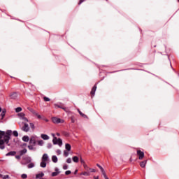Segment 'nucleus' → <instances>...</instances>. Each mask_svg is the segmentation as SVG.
I'll return each mask as SVG.
<instances>
[{
	"instance_id": "1",
	"label": "nucleus",
	"mask_w": 179,
	"mask_h": 179,
	"mask_svg": "<svg viewBox=\"0 0 179 179\" xmlns=\"http://www.w3.org/2000/svg\"><path fill=\"white\" fill-rule=\"evenodd\" d=\"M12 135V130H7L6 131L0 130V149L3 150L5 145L10 146L9 141H10V136Z\"/></svg>"
},
{
	"instance_id": "2",
	"label": "nucleus",
	"mask_w": 179,
	"mask_h": 179,
	"mask_svg": "<svg viewBox=\"0 0 179 179\" xmlns=\"http://www.w3.org/2000/svg\"><path fill=\"white\" fill-rule=\"evenodd\" d=\"M36 136H31L29 138V145H28V149L29 150H36Z\"/></svg>"
},
{
	"instance_id": "3",
	"label": "nucleus",
	"mask_w": 179,
	"mask_h": 179,
	"mask_svg": "<svg viewBox=\"0 0 179 179\" xmlns=\"http://www.w3.org/2000/svg\"><path fill=\"white\" fill-rule=\"evenodd\" d=\"M54 145H59V146H62V139L57 138V137H55L52 140Z\"/></svg>"
},
{
	"instance_id": "4",
	"label": "nucleus",
	"mask_w": 179,
	"mask_h": 179,
	"mask_svg": "<svg viewBox=\"0 0 179 179\" xmlns=\"http://www.w3.org/2000/svg\"><path fill=\"white\" fill-rule=\"evenodd\" d=\"M6 114V110L3 109L0 107V122H2V120L5 118V115Z\"/></svg>"
},
{
	"instance_id": "5",
	"label": "nucleus",
	"mask_w": 179,
	"mask_h": 179,
	"mask_svg": "<svg viewBox=\"0 0 179 179\" xmlns=\"http://www.w3.org/2000/svg\"><path fill=\"white\" fill-rule=\"evenodd\" d=\"M52 121L54 124H64V120L53 117Z\"/></svg>"
},
{
	"instance_id": "6",
	"label": "nucleus",
	"mask_w": 179,
	"mask_h": 179,
	"mask_svg": "<svg viewBox=\"0 0 179 179\" xmlns=\"http://www.w3.org/2000/svg\"><path fill=\"white\" fill-rule=\"evenodd\" d=\"M18 117L19 118H20L21 120H22V121H26L27 122H29V120L27 119V117H25V115L24 113H18Z\"/></svg>"
},
{
	"instance_id": "7",
	"label": "nucleus",
	"mask_w": 179,
	"mask_h": 179,
	"mask_svg": "<svg viewBox=\"0 0 179 179\" xmlns=\"http://www.w3.org/2000/svg\"><path fill=\"white\" fill-rule=\"evenodd\" d=\"M137 155L138 156L139 160H142L145 157V153L141 150H137Z\"/></svg>"
},
{
	"instance_id": "8",
	"label": "nucleus",
	"mask_w": 179,
	"mask_h": 179,
	"mask_svg": "<svg viewBox=\"0 0 179 179\" xmlns=\"http://www.w3.org/2000/svg\"><path fill=\"white\" fill-rule=\"evenodd\" d=\"M24 126L22 127V131H24V132H29L30 127H29V124L27 123H23Z\"/></svg>"
},
{
	"instance_id": "9",
	"label": "nucleus",
	"mask_w": 179,
	"mask_h": 179,
	"mask_svg": "<svg viewBox=\"0 0 179 179\" xmlns=\"http://www.w3.org/2000/svg\"><path fill=\"white\" fill-rule=\"evenodd\" d=\"M55 172L52 173V177H57L58 174L61 173V171H59V169L58 168H55Z\"/></svg>"
},
{
	"instance_id": "10",
	"label": "nucleus",
	"mask_w": 179,
	"mask_h": 179,
	"mask_svg": "<svg viewBox=\"0 0 179 179\" xmlns=\"http://www.w3.org/2000/svg\"><path fill=\"white\" fill-rule=\"evenodd\" d=\"M23 160L26 162V164H29V163H31V157H24Z\"/></svg>"
},
{
	"instance_id": "11",
	"label": "nucleus",
	"mask_w": 179,
	"mask_h": 179,
	"mask_svg": "<svg viewBox=\"0 0 179 179\" xmlns=\"http://www.w3.org/2000/svg\"><path fill=\"white\" fill-rule=\"evenodd\" d=\"M42 162H48V160H50V158L48 157V155L47 154H43V157H42Z\"/></svg>"
},
{
	"instance_id": "12",
	"label": "nucleus",
	"mask_w": 179,
	"mask_h": 179,
	"mask_svg": "<svg viewBox=\"0 0 179 179\" xmlns=\"http://www.w3.org/2000/svg\"><path fill=\"white\" fill-rule=\"evenodd\" d=\"M41 138H42V139L44 141H48V139H50V136H48L47 134H41Z\"/></svg>"
},
{
	"instance_id": "13",
	"label": "nucleus",
	"mask_w": 179,
	"mask_h": 179,
	"mask_svg": "<svg viewBox=\"0 0 179 179\" xmlns=\"http://www.w3.org/2000/svg\"><path fill=\"white\" fill-rule=\"evenodd\" d=\"M96 89H97V86H96V85H94V86L92 87V90H91V94H92V96H94V94H95V93H96Z\"/></svg>"
},
{
	"instance_id": "14",
	"label": "nucleus",
	"mask_w": 179,
	"mask_h": 179,
	"mask_svg": "<svg viewBox=\"0 0 179 179\" xmlns=\"http://www.w3.org/2000/svg\"><path fill=\"white\" fill-rule=\"evenodd\" d=\"M10 99H13L15 100V99H17V93L13 92L10 95Z\"/></svg>"
},
{
	"instance_id": "15",
	"label": "nucleus",
	"mask_w": 179,
	"mask_h": 179,
	"mask_svg": "<svg viewBox=\"0 0 179 179\" xmlns=\"http://www.w3.org/2000/svg\"><path fill=\"white\" fill-rule=\"evenodd\" d=\"M27 153V149L24 148L20 151V156H23V155H26Z\"/></svg>"
},
{
	"instance_id": "16",
	"label": "nucleus",
	"mask_w": 179,
	"mask_h": 179,
	"mask_svg": "<svg viewBox=\"0 0 179 179\" xmlns=\"http://www.w3.org/2000/svg\"><path fill=\"white\" fill-rule=\"evenodd\" d=\"M41 167L45 169V167H47V162L45 161H41Z\"/></svg>"
},
{
	"instance_id": "17",
	"label": "nucleus",
	"mask_w": 179,
	"mask_h": 179,
	"mask_svg": "<svg viewBox=\"0 0 179 179\" xmlns=\"http://www.w3.org/2000/svg\"><path fill=\"white\" fill-rule=\"evenodd\" d=\"M52 162H53V163H58V157H57L55 155H53L52 157Z\"/></svg>"
},
{
	"instance_id": "18",
	"label": "nucleus",
	"mask_w": 179,
	"mask_h": 179,
	"mask_svg": "<svg viewBox=\"0 0 179 179\" xmlns=\"http://www.w3.org/2000/svg\"><path fill=\"white\" fill-rule=\"evenodd\" d=\"M65 149H66L68 152H71V146L70 145L69 143H66Z\"/></svg>"
},
{
	"instance_id": "19",
	"label": "nucleus",
	"mask_w": 179,
	"mask_h": 179,
	"mask_svg": "<svg viewBox=\"0 0 179 179\" xmlns=\"http://www.w3.org/2000/svg\"><path fill=\"white\" fill-rule=\"evenodd\" d=\"M146 163H148V161H146V160L141 162L140 163L141 167H142L143 169L145 168L146 166Z\"/></svg>"
},
{
	"instance_id": "20",
	"label": "nucleus",
	"mask_w": 179,
	"mask_h": 179,
	"mask_svg": "<svg viewBox=\"0 0 179 179\" xmlns=\"http://www.w3.org/2000/svg\"><path fill=\"white\" fill-rule=\"evenodd\" d=\"M78 112L79 113L80 115H81V117H83V118H87V115L82 113L80 110L78 109Z\"/></svg>"
},
{
	"instance_id": "21",
	"label": "nucleus",
	"mask_w": 179,
	"mask_h": 179,
	"mask_svg": "<svg viewBox=\"0 0 179 179\" xmlns=\"http://www.w3.org/2000/svg\"><path fill=\"white\" fill-rule=\"evenodd\" d=\"M15 155H16V152L15 151H10L9 152H8L6 156H15Z\"/></svg>"
},
{
	"instance_id": "22",
	"label": "nucleus",
	"mask_w": 179,
	"mask_h": 179,
	"mask_svg": "<svg viewBox=\"0 0 179 179\" xmlns=\"http://www.w3.org/2000/svg\"><path fill=\"white\" fill-rule=\"evenodd\" d=\"M22 141L24 142H29V141H30V138L28 137V136H24L22 137Z\"/></svg>"
},
{
	"instance_id": "23",
	"label": "nucleus",
	"mask_w": 179,
	"mask_h": 179,
	"mask_svg": "<svg viewBox=\"0 0 179 179\" xmlns=\"http://www.w3.org/2000/svg\"><path fill=\"white\" fill-rule=\"evenodd\" d=\"M73 162H74V163H79V157L74 156L73 157Z\"/></svg>"
},
{
	"instance_id": "24",
	"label": "nucleus",
	"mask_w": 179,
	"mask_h": 179,
	"mask_svg": "<svg viewBox=\"0 0 179 179\" xmlns=\"http://www.w3.org/2000/svg\"><path fill=\"white\" fill-rule=\"evenodd\" d=\"M80 176H90V172L85 171L80 173Z\"/></svg>"
},
{
	"instance_id": "25",
	"label": "nucleus",
	"mask_w": 179,
	"mask_h": 179,
	"mask_svg": "<svg viewBox=\"0 0 179 179\" xmlns=\"http://www.w3.org/2000/svg\"><path fill=\"white\" fill-rule=\"evenodd\" d=\"M0 178L8 179V178H9V175H2V174H0Z\"/></svg>"
},
{
	"instance_id": "26",
	"label": "nucleus",
	"mask_w": 179,
	"mask_h": 179,
	"mask_svg": "<svg viewBox=\"0 0 179 179\" xmlns=\"http://www.w3.org/2000/svg\"><path fill=\"white\" fill-rule=\"evenodd\" d=\"M13 136H15V138H17V136H19V133L17 132V131L15 130L13 131Z\"/></svg>"
},
{
	"instance_id": "27",
	"label": "nucleus",
	"mask_w": 179,
	"mask_h": 179,
	"mask_svg": "<svg viewBox=\"0 0 179 179\" xmlns=\"http://www.w3.org/2000/svg\"><path fill=\"white\" fill-rule=\"evenodd\" d=\"M34 163L30 162L29 164L27 165L28 169H33L34 167Z\"/></svg>"
},
{
	"instance_id": "28",
	"label": "nucleus",
	"mask_w": 179,
	"mask_h": 179,
	"mask_svg": "<svg viewBox=\"0 0 179 179\" xmlns=\"http://www.w3.org/2000/svg\"><path fill=\"white\" fill-rule=\"evenodd\" d=\"M38 145L39 146H43V145H44V141L43 140L38 141Z\"/></svg>"
},
{
	"instance_id": "29",
	"label": "nucleus",
	"mask_w": 179,
	"mask_h": 179,
	"mask_svg": "<svg viewBox=\"0 0 179 179\" xmlns=\"http://www.w3.org/2000/svg\"><path fill=\"white\" fill-rule=\"evenodd\" d=\"M64 156L65 157H68V156H69V152H68V151H66V150H64Z\"/></svg>"
},
{
	"instance_id": "30",
	"label": "nucleus",
	"mask_w": 179,
	"mask_h": 179,
	"mask_svg": "<svg viewBox=\"0 0 179 179\" xmlns=\"http://www.w3.org/2000/svg\"><path fill=\"white\" fill-rule=\"evenodd\" d=\"M44 101H51V99L47 96L43 97Z\"/></svg>"
},
{
	"instance_id": "31",
	"label": "nucleus",
	"mask_w": 179,
	"mask_h": 179,
	"mask_svg": "<svg viewBox=\"0 0 179 179\" xmlns=\"http://www.w3.org/2000/svg\"><path fill=\"white\" fill-rule=\"evenodd\" d=\"M80 162L81 164H83V165L86 164V163L85 162V160H83L82 157H80Z\"/></svg>"
},
{
	"instance_id": "32",
	"label": "nucleus",
	"mask_w": 179,
	"mask_h": 179,
	"mask_svg": "<svg viewBox=\"0 0 179 179\" xmlns=\"http://www.w3.org/2000/svg\"><path fill=\"white\" fill-rule=\"evenodd\" d=\"M21 178H22V179L27 178V174H26V173L22 174L21 175Z\"/></svg>"
},
{
	"instance_id": "33",
	"label": "nucleus",
	"mask_w": 179,
	"mask_h": 179,
	"mask_svg": "<svg viewBox=\"0 0 179 179\" xmlns=\"http://www.w3.org/2000/svg\"><path fill=\"white\" fill-rule=\"evenodd\" d=\"M20 111H22V108L17 107L15 108V112L20 113Z\"/></svg>"
},
{
	"instance_id": "34",
	"label": "nucleus",
	"mask_w": 179,
	"mask_h": 179,
	"mask_svg": "<svg viewBox=\"0 0 179 179\" xmlns=\"http://www.w3.org/2000/svg\"><path fill=\"white\" fill-rule=\"evenodd\" d=\"M96 166H97V167H99V169H100L101 171H104V169H103V168H102V166H101L100 164H96Z\"/></svg>"
},
{
	"instance_id": "35",
	"label": "nucleus",
	"mask_w": 179,
	"mask_h": 179,
	"mask_svg": "<svg viewBox=\"0 0 179 179\" xmlns=\"http://www.w3.org/2000/svg\"><path fill=\"white\" fill-rule=\"evenodd\" d=\"M47 148L48 149H51V148H52V144H51L50 143H48Z\"/></svg>"
},
{
	"instance_id": "36",
	"label": "nucleus",
	"mask_w": 179,
	"mask_h": 179,
	"mask_svg": "<svg viewBox=\"0 0 179 179\" xmlns=\"http://www.w3.org/2000/svg\"><path fill=\"white\" fill-rule=\"evenodd\" d=\"M101 173H102V175L103 176L104 178L106 177H107V175L106 174V171H104V169H103V171H101Z\"/></svg>"
},
{
	"instance_id": "37",
	"label": "nucleus",
	"mask_w": 179,
	"mask_h": 179,
	"mask_svg": "<svg viewBox=\"0 0 179 179\" xmlns=\"http://www.w3.org/2000/svg\"><path fill=\"white\" fill-rule=\"evenodd\" d=\"M66 163H69V164L72 163V159L68 158V159H66Z\"/></svg>"
},
{
	"instance_id": "38",
	"label": "nucleus",
	"mask_w": 179,
	"mask_h": 179,
	"mask_svg": "<svg viewBox=\"0 0 179 179\" xmlns=\"http://www.w3.org/2000/svg\"><path fill=\"white\" fill-rule=\"evenodd\" d=\"M63 169H64V170H68V165L64 164V165L63 166Z\"/></svg>"
},
{
	"instance_id": "39",
	"label": "nucleus",
	"mask_w": 179,
	"mask_h": 179,
	"mask_svg": "<svg viewBox=\"0 0 179 179\" xmlns=\"http://www.w3.org/2000/svg\"><path fill=\"white\" fill-rule=\"evenodd\" d=\"M89 170L90 171V173H96L95 169H93L92 168H90Z\"/></svg>"
},
{
	"instance_id": "40",
	"label": "nucleus",
	"mask_w": 179,
	"mask_h": 179,
	"mask_svg": "<svg viewBox=\"0 0 179 179\" xmlns=\"http://www.w3.org/2000/svg\"><path fill=\"white\" fill-rule=\"evenodd\" d=\"M71 120L73 124L75 123V117H73V116H71Z\"/></svg>"
},
{
	"instance_id": "41",
	"label": "nucleus",
	"mask_w": 179,
	"mask_h": 179,
	"mask_svg": "<svg viewBox=\"0 0 179 179\" xmlns=\"http://www.w3.org/2000/svg\"><path fill=\"white\" fill-rule=\"evenodd\" d=\"M29 125H30V127L32 129H34L35 127H34V124L33 123H30Z\"/></svg>"
},
{
	"instance_id": "42",
	"label": "nucleus",
	"mask_w": 179,
	"mask_h": 179,
	"mask_svg": "<svg viewBox=\"0 0 179 179\" xmlns=\"http://www.w3.org/2000/svg\"><path fill=\"white\" fill-rule=\"evenodd\" d=\"M83 166H84L85 170H87L89 169V166H87V165H86V164H84Z\"/></svg>"
},
{
	"instance_id": "43",
	"label": "nucleus",
	"mask_w": 179,
	"mask_h": 179,
	"mask_svg": "<svg viewBox=\"0 0 179 179\" xmlns=\"http://www.w3.org/2000/svg\"><path fill=\"white\" fill-rule=\"evenodd\" d=\"M71 171H66V172H65V174H66V176H69V174H71Z\"/></svg>"
},
{
	"instance_id": "44",
	"label": "nucleus",
	"mask_w": 179,
	"mask_h": 179,
	"mask_svg": "<svg viewBox=\"0 0 179 179\" xmlns=\"http://www.w3.org/2000/svg\"><path fill=\"white\" fill-rule=\"evenodd\" d=\"M56 153L58 155H61V150H57Z\"/></svg>"
},
{
	"instance_id": "45",
	"label": "nucleus",
	"mask_w": 179,
	"mask_h": 179,
	"mask_svg": "<svg viewBox=\"0 0 179 179\" xmlns=\"http://www.w3.org/2000/svg\"><path fill=\"white\" fill-rule=\"evenodd\" d=\"M36 117H37V118H38V120H41V115H40L38 113V115H36Z\"/></svg>"
},
{
	"instance_id": "46",
	"label": "nucleus",
	"mask_w": 179,
	"mask_h": 179,
	"mask_svg": "<svg viewBox=\"0 0 179 179\" xmlns=\"http://www.w3.org/2000/svg\"><path fill=\"white\" fill-rule=\"evenodd\" d=\"M32 114H34V115L36 116V115H38V113H36V110H34Z\"/></svg>"
},
{
	"instance_id": "47",
	"label": "nucleus",
	"mask_w": 179,
	"mask_h": 179,
	"mask_svg": "<svg viewBox=\"0 0 179 179\" xmlns=\"http://www.w3.org/2000/svg\"><path fill=\"white\" fill-rule=\"evenodd\" d=\"M62 109L64 110V111H66V113H67V111H68V108H66L65 107L62 108Z\"/></svg>"
},
{
	"instance_id": "48",
	"label": "nucleus",
	"mask_w": 179,
	"mask_h": 179,
	"mask_svg": "<svg viewBox=\"0 0 179 179\" xmlns=\"http://www.w3.org/2000/svg\"><path fill=\"white\" fill-rule=\"evenodd\" d=\"M15 159H17V160H20V155H16Z\"/></svg>"
},
{
	"instance_id": "49",
	"label": "nucleus",
	"mask_w": 179,
	"mask_h": 179,
	"mask_svg": "<svg viewBox=\"0 0 179 179\" xmlns=\"http://www.w3.org/2000/svg\"><path fill=\"white\" fill-rule=\"evenodd\" d=\"M83 2H84V0H80L78 5H81Z\"/></svg>"
},
{
	"instance_id": "50",
	"label": "nucleus",
	"mask_w": 179,
	"mask_h": 179,
	"mask_svg": "<svg viewBox=\"0 0 179 179\" xmlns=\"http://www.w3.org/2000/svg\"><path fill=\"white\" fill-rule=\"evenodd\" d=\"M29 111H31V113H33L34 111V110L32 108H29Z\"/></svg>"
},
{
	"instance_id": "51",
	"label": "nucleus",
	"mask_w": 179,
	"mask_h": 179,
	"mask_svg": "<svg viewBox=\"0 0 179 179\" xmlns=\"http://www.w3.org/2000/svg\"><path fill=\"white\" fill-rule=\"evenodd\" d=\"M74 174H75V175L78 174V169H76V170L74 171Z\"/></svg>"
},
{
	"instance_id": "52",
	"label": "nucleus",
	"mask_w": 179,
	"mask_h": 179,
	"mask_svg": "<svg viewBox=\"0 0 179 179\" xmlns=\"http://www.w3.org/2000/svg\"><path fill=\"white\" fill-rule=\"evenodd\" d=\"M55 107H57V108H63L62 106H55Z\"/></svg>"
},
{
	"instance_id": "53",
	"label": "nucleus",
	"mask_w": 179,
	"mask_h": 179,
	"mask_svg": "<svg viewBox=\"0 0 179 179\" xmlns=\"http://www.w3.org/2000/svg\"><path fill=\"white\" fill-rule=\"evenodd\" d=\"M52 136L53 137V139H54V138H55V134H52Z\"/></svg>"
},
{
	"instance_id": "54",
	"label": "nucleus",
	"mask_w": 179,
	"mask_h": 179,
	"mask_svg": "<svg viewBox=\"0 0 179 179\" xmlns=\"http://www.w3.org/2000/svg\"><path fill=\"white\" fill-rule=\"evenodd\" d=\"M57 136H61V134L59 133H57Z\"/></svg>"
},
{
	"instance_id": "55",
	"label": "nucleus",
	"mask_w": 179,
	"mask_h": 179,
	"mask_svg": "<svg viewBox=\"0 0 179 179\" xmlns=\"http://www.w3.org/2000/svg\"><path fill=\"white\" fill-rule=\"evenodd\" d=\"M94 179H99V176H96V177L94 176Z\"/></svg>"
},
{
	"instance_id": "56",
	"label": "nucleus",
	"mask_w": 179,
	"mask_h": 179,
	"mask_svg": "<svg viewBox=\"0 0 179 179\" xmlns=\"http://www.w3.org/2000/svg\"><path fill=\"white\" fill-rule=\"evenodd\" d=\"M178 2H179V0H178Z\"/></svg>"
}]
</instances>
